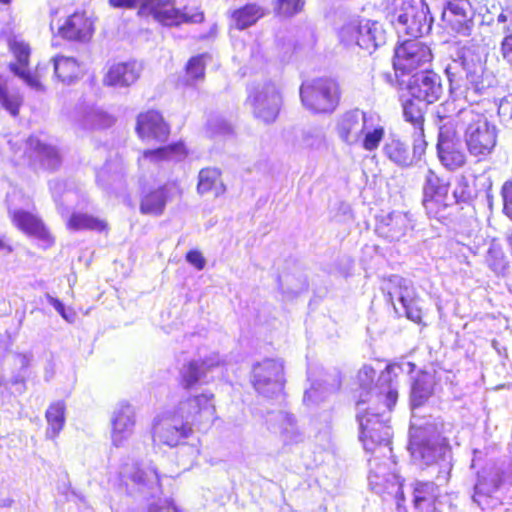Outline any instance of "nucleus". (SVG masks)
<instances>
[{"label":"nucleus","instance_id":"55","mask_svg":"<svg viewBox=\"0 0 512 512\" xmlns=\"http://www.w3.org/2000/svg\"><path fill=\"white\" fill-rule=\"evenodd\" d=\"M14 0H0V5L9 6Z\"/></svg>","mask_w":512,"mask_h":512},{"label":"nucleus","instance_id":"2","mask_svg":"<svg viewBox=\"0 0 512 512\" xmlns=\"http://www.w3.org/2000/svg\"><path fill=\"white\" fill-rule=\"evenodd\" d=\"M457 128L464 129V139L469 152L478 157L487 156L496 146L497 131L483 113L462 109L453 116Z\"/></svg>","mask_w":512,"mask_h":512},{"label":"nucleus","instance_id":"41","mask_svg":"<svg viewBox=\"0 0 512 512\" xmlns=\"http://www.w3.org/2000/svg\"><path fill=\"white\" fill-rule=\"evenodd\" d=\"M305 6V0H276L274 11L283 17H292L300 13Z\"/></svg>","mask_w":512,"mask_h":512},{"label":"nucleus","instance_id":"53","mask_svg":"<svg viewBox=\"0 0 512 512\" xmlns=\"http://www.w3.org/2000/svg\"><path fill=\"white\" fill-rule=\"evenodd\" d=\"M100 119H103L104 126H112L115 123V118L112 116L101 115Z\"/></svg>","mask_w":512,"mask_h":512},{"label":"nucleus","instance_id":"32","mask_svg":"<svg viewBox=\"0 0 512 512\" xmlns=\"http://www.w3.org/2000/svg\"><path fill=\"white\" fill-rule=\"evenodd\" d=\"M225 191L226 186L219 168L205 167L199 171L197 181V192L199 194H212L214 197H218L224 194Z\"/></svg>","mask_w":512,"mask_h":512},{"label":"nucleus","instance_id":"27","mask_svg":"<svg viewBox=\"0 0 512 512\" xmlns=\"http://www.w3.org/2000/svg\"><path fill=\"white\" fill-rule=\"evenodd\" d=\"M135 425V411L129 404H122L114 413L112 419V438L119 446L130 435Z\"/></svg>","mask_w":512,"mask_h":512},{"label":"nucleus","instance_id":"25","mask_svg":"<svg viewBox=\"0 0 512 512\" xmlns=\"http://www.w3.org/2000/svg\"><path fill=\"white\" fill-rule=\"evenodd\" d=\"M412 503L417 512H440V487L432 481L417 480L412 484Z\"/></svg>","mask_w":512,"mask_h":512},{"label":"nucleus","instance_id":"35","mask_svg":"<svg viewBox=\"0 0 512 512\" xmlns=\"http://www.w3.org/2000/svg\"><path fill=\"white\" fill-rule=\"evenodd\" d=\"M45 419L48 427L46 436L50 439L56 438L63 430L66 420V405L64 401H56L51 403L46 412Z\"/></svg>","mask_w":512,"mask_h":512},{"label":"nucleus","instance_id":"13","mask_svg":"<svg viewBox=\"0 0 512 512\" xmlns=\"http://www.w3.org/2000/svg\"><path fill=\"white\" fill-rule=\"evenodd\" d=\"M134 131L144 143H166L171 136V124L161 110L149 108L137 114Z\"/></svg>","mask_w":512,"mask_h":512},{"label":"nucleus","instance_id":"49","mask_svg":"<svg viewBox=\"0 0 512 512\" xmlns=\"http://www.w3.org/2000/svg\"><path fill=\"white\" fill-rule=\"evenodd\" d=\"M375 369L370 366V365H364L359 373H358V377L360 380H362V377H364V379L366 380H369V381H373L374 377H375Z\"/></svg>","mask_w":512,"mask_h":512},{"label":"nucleus","instance_id":"18","mask_svg":"<svg viewBox=\"0 0 512 512\" xmlns=\"http://www.w3.org/2000/svg\"><path fill=\"white\" fill-rule=\"evenodd\" d=\"M385 13L386 18L399 32L413 38L422 35L424 23L417 19L412 0H389Z\"/></svg>","mask_w":512,"mask_h":512},{"label":"nucleus","instance_id":"4","mask_svg":"<svg viewBox=\"0 0 512 512\" xmlns=\"http://www.w3.org/2000/svg\"><path fill=\"white\" fill-rule=\"evenodd\" d=\"M302 105L314 114L334 112L340 104L342 89L340 83L332 77L321 76L300 85Z\"/></svg>","mask_w":512,"mask_h":512},{"label":"nucleus","instance_id":"42","mask_svg":"<svg viewBox=\"0 0 512 512\" xmlns=\"http://www.w3.org/2000/svg\"><path fill=\"white\" fill-rule=\"evenodd\" d=\"M363 138H362V147L366 151L376 150L385 135V129L383 126L378 125L374 127L372 130H364Z\"/></svg>","mask_w":512,"mask_h":512},{"label":"nucleus","instance_id":"19","mask_svg":"<svg viewBox=\"0 0 512 512\" xmlns=\"http://www.w3.org/2000/svg\"><path fill=\"white\" fill-rule=\"evenodd\" d=\"M404 82L405 84H397V87L406 90L411 97L427 104L434 103L441 97V77L430 68L421 70L415 77H410Z\"/></svg>","mask_w":512,"mask_h":512},{"label":"nucleus","instance_id":"39","mask_svg":"<svg viewBox=\"0 0 512 512\" xmlns=\"http://www.w3.org/2000/svg\"><path fill=\"white\" fill-rule=\"evenodd\" d=\"M485 262L496 274H503L509 266V261L503 249L495 243H492L488 248Z\"/></svg>","mask_w":512,"mask_h":512},{"label":"nucleus","instance_id":"26","mask_svg":"<svg viewBox=\"0 0 512 512\" xmlns=\"http://www.w3.org/2000/svg\"><path fill=\"white\" fill-rule=\"evenodd\" d=\"M139 76L140 70L134 61L118 62L109 67L104 82L108 86H130Z\"/></svg>","mask_w":512,"mask_h":512},{"label":"nucleus","instance_id":"56","mask_svg":"<svg viewBox=\"0 0 512 512\" xmlns=\"http://www.w3.org/2000/svg\"><path fill=\"white\" fill-rule=\"evenodd\" d=\"M150 472L153 473L155 475L156 480L159 481V476L156 474V471L150 470Z\"/></svg>","mask_w":512,"mask_h":512},{"label":"nucleus","instance_id":"52","mask_svg":"<svg viewBox=\"0 0 512 512\" xmlns=\"http://www.w3.org/2000/svg\"><path fill=\"white\" fill-rule=\"evenodd\" d=\"M1 250L6 251L7 253H11L13 251V247L0 237V251Z\"/></svg>","mask_w":512,"mask_h":512},{"label":"nucleus","instance_id":"28","mask_svg":"<svg viewBox=\"0 0 512 512\" xmlns=\"http://www.w3.org/2000/svg\"><path fill=\"white\" fill-rule=\"evenodd\" d=\"M366 129V115L358 110L346 112L337 125L340 138L346 143L356 141Z\"/></svg>","mask_w":512,"mask_h":512},{"label":"nucleus","instance_id":"8","mask_svg":"<svg viewBox=\"0 0 512 512\" xmlns=\"http://www.w3.org/2000/svg\"><path fill=\"white\" fill-rule=\"evenodd\" d=\"M193 434L192 424L176 413L157 416L151 427L153 441L169 448L186 445Z\"/></svg>","mask_w":512,"mask_h":512},{"label":"nucleus","instance_id":"51","mask_svg":"<svg viewBox=\"0 0 512 512\" xmlns=\"http://www.w3.org/2000/svg\"><path fill=\"white\" fill-rule=\"evenodd\" d=\"M148 512H176V510L170 506H152Z\"/></svg>","mask_w":512,"mask_h":512},{"label":"nucleus","instance_id":"30","mask_svg":"<svg viewBox=\"0 0 512 512\" xmlns=\"http://www.w3.org/2000/svg\"><path fill=\"white\" fill-rule=\"evenodd\" d=\"M266 14V8L260 3L248 2L234 9L230 14V18L235 29L244 30L255 25Z\"/></svg>","mask_w":512,"mask_h":512},{"label":"nucleus","instance_id":"12","mask_svg":"<svg viewBox=\"0 0 512 512\" xmlns=\"http://www.w3.org/2000/svg\"><path fill=\"white\" fill-rule=\"evenodd\" d=\"M396 366L395 363H388L381 372L378 382L374 387H368L366 384L361 383L362 390L369 394L370 397L368 399H358L356 405H361L368 401L371 403V409L379 414V417L385 413H390L397 403L398 391L393 386L392 379L387 378L383 380V376L393 373Z\"/></svg>","mask_w":512,"mask_h":512},{"label":"nucleus","instance_id":"44","mask_svg":"<svg viewBox=\"0 0 512 512\" xmlns=\"http://www.w3.org/2000/svg\"><path fill=\"white\" fill-rule=\"evenodd\" d=\"M108 4L114 9H137L138 15L145 14L146 0H108Z\"/></svg>","mask_w":512,"mask_h":512},{"label":"nucleus","instance_id":"23","mask_svg":"<svg viewBox=\"0 0 512 512\" xmlns=\"http://www.w3.org/2000/svg\"><path fill=\"white\" fill-rule=\"evenodd\" d=\"M427 142L424 137L414 136L411 143L400 138H391L384 146L386 157L395 164L408 167L418 162L425 154Z\"/></svg>","mask_w":512,"mask_h":512},{"label":"nucleus","instance_id":"31","mask_svg":"<svg viewBox=\"0 0 512 512\" xmlns=\"http://www.w3.org/2000/svg\"><path fill=\"white\" fill-rule=\"evenodd\" d=\"M427 108L428 104L426 102L422 103L421 100L413 97L402 103L403 118L405 122L413 127L414 136L425 138L424 125Z\"/></svg>","mask_w":512,"mask_h":512},{"label":"nucleus","instance_id":"38","mask_svg":"<svg viewBox=\"0 0 512 512\" xmlns=\"http://www.w3.org/2000/svg\"><path fill=\"white\" fill-rule=\"evenodd\" d=\"M410 450L412 456L425 465H430L436 461L437 447L429 440L414 441L411 443Z\"/></svg>","mask_w":512,"mask_h":512},{"label":"nucleus","instance_id":"7","mask_svg":"<svg viewBox=\"0 0 512 512\" xmlns=\"http://www.w3.org/2000/svg\"><path fill=\"white\" fill-rule=\"evenodd\" d=\"M439 121L438 157L446 169L454 171L466 164L467 155L457 137V123L453 116H439Z\"/></svg>","mask_w":512,"mask_h":512},{"label":"nucleus","instance_id":"22","mask_svg":"<svg viewBox=\"0 0 512 512\" xmlns=\"http://www.w3.org/2000/svg\"><path fill=\"white\" fill-rule=\"evenodd\" d=\"M253 387L264 396L271 397L283 390V366L279 362L266 359L253 368Z\"/></svg>","mask_w":512,"mask_h":512},{"label":"nucleus","instance_id":"37","mask_svg":"<svg viewBox=\"0 0 512 512\" xmlns=\"http://www.w3.org/2000/svg\"><path fill=\"white\" fill-rule=\"evenodd\" d=\"M204 375L205 370L203 369L202 363L191 360L183 366L180 372L179 385L182 389L189 391L200 382V379Z\"/></svg>","mask_w":512,"mask_h":512},{"label":"nucleus","instance_id":"14","mask_svg":"<svg viewBox=\"0 0 512 512\" xmlns=\"http://www.w3.org/2000/svg\"><path fill=\"white\" fill-rule=\"evenodd\" d=\"M181 404V415L198 430H206L217 419L215 395L210 391L189 396Z\"/></svg>","mask_w":512,"mask_h":512},{"label":"nucleus","instance_id":"11","mask_svg":"<svg viewBox=\"0 0 512 512\" xmlns=\"http://www.w3.org/2000/svg\"><path fill=\"white\" fill-rule=\"evenodd\" d=\"M449 183L429 169L422 189V205L429 218L444 222L448 219Z\"/></svg>","mask_w":512,"mask_h":512},{"label":"nucleus","instance_id":"3","mask_svg":"<svg viewBox=\"0 0 512 512\" xmlns=\"http://www.w3.org/2000/svg\"><path fill=\"white\" fill-rule=\"evenodd\" d=\"M434 59L431 48L424 42L414 39H407L399 43L392 58V69L395 83L405 84V80L425 68H429Z\"/></svg>","mask_w":512,"mask_h":512},{"label":"nucleus","instance_id":"34","mask_svg":"<svg viewBox=\"0 0 512 512\" xmlns=\"http://www.w3.org/2000/svg\"><path fill=\"white\" fill-rule=\"evenodd\" d=\"M53 61L54 74L62 83H72L82 75L81 64L72 57L56 56Z\"/></svg>","mask_w":512,"mask_h":512},{"label":"nucleus","instance_id":"24","mask_svg":"<svg viewBox=\"0 0 512 512\" xmlns=\"http://www.w3.org/2000/svg\"><path fill=\"white\" fill-rule=\"evenodd\" d=\"M189 156V148L183 140L175 141L155 148L144 149L137 158L138 166L156 165L163 162L178 163Z\"/></svg>","mask_w":512,"mask_h":512},{"label":"nucleus","instance_id":"9","mask_svg":"<svg viewBox=\"0 0 512 512\" xmlns=\"http://www.w3.org/2000/svg\"><path fill=\"white\" fill-rule=\"evenodd\" d=\"M283 102L280 87L272 82L255 88L247 97L253 117L264 125H271L277 121Z\"/></svg>","mask_w":512,"mask_h":512},{"label":"nucleus","instance_id":"29","mask_svg":"<svg viewBox=\"0 0 512 512\" xmlns=\"http://www.w3.org/2000/svg\"><path fill=\"white\" fill-rule=\"evenodd\" d=\"M66 228L69 231H91L107 235L110 227L106 219L93 214L73 212L66 221Z\"/></svg>","mask_w":512,"mask_h":512},{"label":"nucleus","instance_id":"54","mask_svg":"<svg viewBox=\"0 0 512 512\" xmlns=\"http://www.w3.org/2000/svg\"><path fill=\"white\" fill-rule=\"evenodd\" d=\"M406 231V224H403L397 231L398 235H403Z\"/></svg>","mask_w":512,"mask_h":512},{"label":"nucleus","instance_id":"50","mask_svg":"<svg viewBox=\"0 0 512 512\" xmlns=\"http://www.w3.org/2000/svg\"><path fill=\"white\" fill-rule=\"evenodd\" d=\"M50 304L56 309V311L67 321H72L69 319V317L66 315L65 307L63 303L57 299V298H50L49 299Z\"/></svg>","mask_w":512,"mask_h":512},{"label":"nucleus","instance_id":"40","mask_svg":"<svg viewBox=\"0 0 512 512\" xmlns=\"http://www.w3.org/2000/svg\"><path fill=\"white\" fill-rule=\"evenodd\" d=\"M498 22L512 23V5H507L498 16ZM503 58L512 65V33L507 35L501 43Z\"/></svg>","mask_w":512,"mask_h":512},{"label":"nucleus","instance_id":"15","mask_svg":"<svg viewBox=\"0 0 512 512\" xmlns=\"http://www.w3.org/2000/svg\"><path fill=\"white\" fill-rule=\"evenodd\" d=\"M182 196L183 189L176 180L143 189L139 195V212L152 217L162 216L168 202Z\"/></svg>","mask_w":512,"mask_h":512},{"label":"nucleus","instance_id":"46","mask_svg":"<svg viewBox=\"0 0 512 512\" xmlns=\"http://www.w3.org/2000/svg\"><path fill=\"white\" fill-rule=\"evenodd\" d=\"M503 212L512 220V180L506 181L501 188Z\"/></svg>","mask_w":512,"mask_h":512},{"label":"nucleus","instance_id":"43","mask_svg":"<svg viewBox=\"0 0 512 512\" xmlns=\"http://www.w3.org/2000/svg\"><path fill=\"white\" fill-rule=\"evenodd\" d=\"M400 301L405 309V315L409 320L416 324L425 325L422 310L416 305L413 299H407L405 296H401Z\"/></svg>","mask_w":512,"mask_h":512},{"label":"nucleus","instance_id":"36","mask_svg":"<svg viewBox=\"0 0 512 512\" xmlns=\"http://www.w3.org/2000/svg\"><path fill=\"white\" fill-rule=\"evenodd\" d=\"M434 393V383L427 374L419 375L411 390V401L413 407L423 406Z\"/></svg>","mask_w":512,"mask_h":512},{"label":"nucleus","instance_id":"48","mask_svg":"<svg viewBox=\"0 0 512 512\" xmlns=\"http://www.w3.org/2000/svg\"><path fill=\"white\" fill-rule=\"evenodd\" d=\"M131 480L137 485H145L150 481L146 470L137 468L131 475Z\"/></svg>","mask_w":512,"mask_h":512},{"label":"nucleus","instance_id":"45","mask_svg":"<svg viewBox=\"0 0 512 512\" xmlns=\"http://www.w3.org/2000/svg\"><path fill=\"white\" fill-rule=\"evenodd\" d=\"M453 195L456 202L458 203H466L474 198L473 189L470 187L469 183L466 180H461L457 183L453 191Z\"/></svg>","mask_w":512,"mask_h":512},{"label":"nucleus","instance_id":"1","mask_svg":"<svg viewBox=\"0 0 512 512\" xmlns=\"http://www.w3.org/2000/svg\"><path fill=\"white\" fill-rule=\"evenodd\" d=\"M359 439L368 454V481L371 490L382 496H392L399 512H408L403 483L390 466L392 432L387 420L377 413H365L360 418Z\"/></svg>","mask_w":512,"mask_h":512},{"label":"nucleus","instance_id":"33","mask_svg":"<svg viewBox=\"0 0 512 512\" xmlns=\"http://www.w3.org/2000/svg\"><path fill=\"white\" fill-rule=\"evenodd\" d=\"M210 59L211 56L207 52L189 57L183 68L185 75L181 80V84L184 87H194L197 82L204 81L207 62Z\"/></svg>","mask_w":512,"mask_h":512},{"label":"nucleus","instance_id":"6","mask_svg":"<svg viewBox=\"0 0 512 512\" xmlns=\"http://www.w3.org/2000/svg\"><path fill=\"white\" fill-rule=\"evenodd\" d=\"M144 15H151L157 22L168 27L200 24L205 21V13L201 7L178 8L176 0H146Z\"/></svg>","mask_w":512,"mask_h":512},{"label":"nucleus","instance_id":"21","mask_svg":"<svg viewBox=\"0 0 512 512\" xmlns=\"http://www.w3.org/2000/svg\"><path fill=\"white\" fill-rule=\"evenodd\" d=\"M94 32V20L85 10L74 11L57 26L58 36L72 43H87L92 39Z\"/></svg>","mask_w":512,"mask_h":512},{"label":"nucleus","instance_id":"16","mask_svg":"<svg viewBox=\"0 0 512 512\" xmlns=\"http://www.w3.org/2000/svg\"><path fill=\"white\" fill-rule=\"evenodd\" d=\"M442 28L453 36L468 37L474 26L473 13L468 0H450L443 9Z\"/></svg>","mask_w":512,"mask_h":512},{"label":"nucleus","instance_id":"20","mask_svg":"<svg viewBox=\"0 0 512 512\" xmlns=\"http://www.w3.org/2000/svg\"><path fill=\"white\" fill-rule=\"evenodd\" d=\"M23 159L28 167L50 173L57 171L62 164L59 150L52 145L41 142L35 137L27 139Z\"/></svg>","mask_w":512,"mask_h":512},{"label":"nucleus","instance_id":"47","mask_svg":"<svg viewBox=\"0 0 512 512\" xmlns=\"http://www.w3.org/2000/svg\"><path fill=\"white\" fill-rule=\"evenodd\" d=\"M186 261L197 270H203L206 265V259L202 252L197 249L189 250L185 255Z\"/></svg>","mask_w":512,"mask_h":512},{"label":"nucleus","instance_id":"5","mask_svg":"<svg viewBox=\"0 0 512 512\" xmlns=\"http://www.w3.org/2000/svg\"><path fill=\"white\" fill-rule=\"evenodd\" d=\"M340 42L345 47H359L372 53L387 42V32L377 20L358 19L342 26L338 32Z\"/></svg>","mask_w":512,"mask_h":512},{"label":"nucleus","instance_id":"10","mask_svg":"<svg viewBox=\"0 0 512 512\" xmlns=\"http://www.w3.org/2000/svg\"><path fill=\"white\" fill-rule=\"evenodd\" d=\"M7 46L12 54L14 61L8 65L9 70L17 77L22 79L29 87L35 90H43L47 79L45 68L36 65L33 71L29 70L31 47L28 42L16 37L9 38Z\"/></svg>","mask_w":512,"mask_h":512},{"label":"nucleus","instance_id":"57","mask_svg":"<svg viewBox=\"0 0 512 512\" xmlns=\"http://www.w3.org/2000/svg\"><path fill=\"white\" fill-rule=\"evenodd\" d=\"M505 31H506V32H509V31H510V28H509V27L505 28Z\"/></svg>","mask_w":512,"mask_h":512},{"label":"nucleus","instance_id":"17","mask_svg":"<svg viewBox=\"0 0 512 512\" xmlns=\"http://www.w3.org/2000/svg\"><path fill=\"white\" fill-rule=\"evenodd\" d=\"M9 218L18 231L36 239L44 249L54 246L55 236L37 214L24 209H15L9 212Z\"/></svg>","mask_w":512,"mask_h":512}]
</instances>
